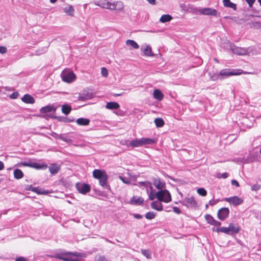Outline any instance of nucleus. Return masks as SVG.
<instances>
[{
  "mask_svg": "<svg viewBox=\"0 0 261 261\" xmlns=\"http://www.w3.org/2000/svg\"><path fill=\"white\" fill-rule=\"evenodd\" d=\"M155 216V214L153 212H149L146 214L145 215V218L147 219H153Z\"/></svg>",
  "mask_w": 261,
  "mask_h": 261,
  "instance_id": "41",
  "label": "nucleus"
},
{
  "mask_svg": "<svg viewBox=\"0 0 261 261\" xmlns=\"http://www.w3.org/2000/svg\"><path fill=\"white\" fill-rule=\"evenodd\" d=\"M220 75L218 74H213L210 75V79L212 81H216L220 77Z\"/></svg>",
  "mask_w": 261,
  "mask_h": 261,
  "instance_id": "45",
  "label": "nucleus"
},
{
  "mask_svg": "<svg viewBox=\"0 0 261 261\" xmlns=\"http://www.w3.org/2000/svg\"><path fill=\"white\" fill-rule=\"evenodd\" d=\"M14 177L16 179H19L22 178L23 176V173L22 171L19 169H16L14 170Z\"/></svg>",
  "mask_w": 261,
  "mask_h": 261,
  "instance_id": "28",
  "label": "nucleus"
},
{
  "mask_svg": "<svg viewBox=\"0 0 261 261\" xmlns=\"http://www.w3.org/2000/svg\"><path fill=\"white\" fill-rule=\"evenodd\" d=\"M76 122L80 125H87L89 124L90 120L87 118H80L76 120Z\"/></svg>",
  "mask_w": 261,
  "mask_h": 261,
  "instance_id": "27",
  "label": "nucleus"
},
{
  "mask_svg": "<svg viewBox=\"0 0 261 261\" xmlns=\"http://www.w3.org/2000/svg\"><path fill=\"white\" fill-rule=\"evenodd\" d=\"M260 5L261 6V0H257Z\"/></svg>",
  "mask_w": 261,
  "mask_h": 261,
  "instance_id": "63",
  "label": "nucleus"
},
{
  "mask_svg": "<svg viewBox=\"0 0 261 261\" xmlns=\"http://www.w3.org/2000/svg\"><path fill=\"white\" fill-rule=\"evenodd\" d=\"M228 227L229 232H231L235 233H238L240 229L239 226L235 225L232 223L229 224Z\"/></svg>",
  "mask_w": 261,
  "mask_h": 261,
  "instance_id": "30",
  "label": "nucleus"
},
{
  "mask_svg": "<svg viewBox=\"0 0 261 261\" xmlns=\"http://www.w3.org/2000/svg\"><path fill=\"white\" fill-rule=\"evenodd\" d=\"M101 74L104 77H107L108 71L106 68L102 67L101 69Z\"/></svg>",
  "mask_w": 261,
  "mask_h": 261,
  "instance_id": "44",
  "label": "nucleus"
},
{
  "mask_svg": "<svg viewBox=\"0 0 261 261\" xmlns=\"http://www.w3.org/2000/svg\"><path fill=\"white\" fill-rule=\"evenodd\" d=\"M231 182L232 185H234L237 187H239L240 186L239 182L236 180L232 179Z\"/></svg>",
  "mask_w": 261,
  "mask_h": 261,
  "instance_id": "51",
  "label": "nucleus"
},
{
  "mask_svg": "<svg viewBox=\"0 0 261 261\" xmlns=\"http://www.w3.org/2000/svg\"><path fill=\"white\" fill-rule=\"evenodd\" d=\"M199 12L200 14L205 15H211V16H216L217 11L213 8H205L200 9L199 10Z\"/></svg>",
  "mask_w": 261,
  "mask_h": 261,
  "instance_id": "8",
  "label": "nucleus"
},
{
  "mask_svg": "<svg viewBox=\"0 0 261 261\" xmlns=\"http://www.w3.org/2000/svg\"><path fill=\"white\" fill-rule=\"evenodd\" d=\"M216 231L217 232H223V233H224L226 234H229L228 227H226L217 228L216 229Z\"/></svg>",
  "mask_w": 261,
  "mask_h": 261,
  "instance_id": "36",
  "label": "nucleus"
},
{
  "mask_svg": "<svg viewBox=\"0 0 261 261\" xmlns=\"http://www.w3.org/2000/svg\"><path fill=\"white\" fill-rule=\"evenodd\" d=\"M7 52V48L5 46H0V53L5 54Z\"/></svg>",
  "mask_w": 261,
  "mask_h": 261,
  "instance_id": "49",
  "label": "nucleus"
},
{
  "mask_svg": "<svg viewBox=\"0 0 261 261\" xmlns=\"http://www.w3.org/2000/svg\"><path fill=\"white\" fill-rule=\"evenodd\" d=\"M147 193H148V192L147 191ZM148 196H149V198L150 199V200H153L155 198H156L158 199V192H155L153 189L152 190H150V192L149 193H148Z\"/></svg>",
  "mask_w": 261,
  "mask_h": 261,
  "instance_id": "37",
  "label": "nucleus"
},
{
  "mask_svg": "<svg viewBox=\"0 0 261 261\" xmlns=\"http://www.w3.org/2000/svg\"><path fill=\"white\" fill-rule=\"evenodd\" d=\"M4 168V163L0 161V171L3 170Z\"/></svg>",
  "mask_w": 261,
  "mask_h": 261,
  "instance_id": "59",
  "label": "nucleus"
},
{
  "mask_svg": "<svg viewBox=\"0 0 261 261\" xmlns=\"http://www.w3.org/2000/svg\"><path fill=\"white\" fill-rule=\"evenodd\" d=\"M63 11L67 15L70 17L74 16V8L71 5H68L63 8Z\"/></svg>",
  "mask_w": 261,
  "mask_h": 261,
  "instance_id": "18",
  "label": "nucleus"
},
{
  "mask_svg": "<svg viewBox=\"0 0 261 261\" xmlns=\"http://www.w3.org/2000/svg\"><path fill=\"white\" fill-rule=\"evenodd\" d=\"M119 178L121 179V180L125 183V184H130V181L128 179L126 178H124V177H123L122 176H119Z\"/></svg>",
  "mask_w": 261,
  "mask_h": 261,
  "instance_id": "47",
  "label": "nucleus"
},
{
  "mask_svg": "<svg viewBox=\"0 0 261 261\" xmlns=\"http://www.w3.org/2000/svg\"><path fill=\"white\" fill-rule=\"evenodd\" d=\"M154 123L156 127H161L164 126V121L162 118H157L154 119Z\"/></svg>",
  "mask_w": 261,
  "mask_h": 261,
  "instance_id": "35",
  "label": "nucleus"
},
{
  "mask_svg": "<svg viewBox=\"0 0 261 261\" xmlns=\"http://www.w3.org/2000/svg\"><path fill=\"white\" fill-rule=\"evenodd\" d=\"M223 4L225 7H229L233 9H236V4L231 3L230 0H223Z\"/></svg>",
  "mask_w": 261,
  "mask_h": 261,
  "instance_id": "34",
  "label": "nucleus"
},
{
  "mask_svg": "<svg viewBox=\"0 0 261 261\" xmlns=\"http://www.w3.org/2000/svg\"><path fill=\"white\" fill-rule=\"evenodd\" d=\"M21 100L26 103L33 104L35 103V99L33 97L29 94H25L22 98Z\"/></svg>",
  "mask_w": 261,
  "mask_h": 261,
  "instance_id": "20",
  "label": "nucleus"
},
{
  "mask_svg": "<svg viewBox=\"0 0 261 261\" xmlns=\"http://www.w3.org/2000/svg\"><path fill=\"white\" fill-rule=\"evenodd\" d=\"M153 96L155 99L158 100H162L164 96L162 92L159 89H155L153 91Z\"/></svg>",
  "mask_w": 261,
  "mask_h": 261,
  "instance_id": "26",
  "label": "nucleus"
},
{
  "mask_svg": "<svg viewBox=\"0 0 261 261\" xmlns=\"http://www.w3.org/2000/svg\"><path fill=\"white\" fill-rule=\"evenodd\" d=\"M151 207L152 209L158 211H162L163 210V205L161 201H155L151 203Z\"/></svg>",
  "mask_w": 261,
  "mask_h": 261,
  "instance_id": "19",
  "label": "nucleus"
},
{
  "mask_svg": "<svg viewBox=\"0 0 261 261\" xmlns=\"http://www.w3.org/2000/svg\"><path fill=\"white\" fill-rule=\"evenodd\" d=\"M18 94L17 93H13L10 96V97L13 99L16 98L17 97Z\"/></svg>",
  "mask_w": 261,
  "mask_h": 261,
  "instance_id": "52",
  "label": "nucleus"
},
{
  "mask_svg": "<svg viewBox=\"0 0 261 261\" xmlns=\"http://www.w3.org/2000/svg\"><path fill=\"white\" fill-rule=\"evenodd\" d=\"M158 199L160 201L168 203L172 200L170 192L166 189H163L158 192Z\"/></svg>",
  "mask_w": 261,
  "mask_h": 261,
  "instance_id": "4",
  "label": "nucleus"
},
{
  "mask_svg": "<svg viewBox=\"0 0 261 261\" xmlns=\"http://www.w3.org/2000/svg\"><path fill=\"white\" fill-rule=\"evenodd\" d=\"M121 94H115V96H121Z\"/></svg>",
  "mask_w": 261,
  "mask_h": 261,
  "instance_id": "62",
  "label": "nucleus"
},
{
  "mask_svg": "<svg viewBox=\"0 0 261 261\" xmlns=\"http://www.w3.org/2000/svg\"><path fill=\"white\" fill-rule=\"evenodd\" d=\"M110 9L111 10L121 11L123 8V4L121 1L110 2Z\"/></svg>",
  "mask_w": 261,
  "mask_h": 261,
  "instance_id": "9",
  "label": "nucleus"
},
{
  "mask_svg": "<svg viewBox=\"0 0 261 261\" xmlns=\"http://www.w3.org/2000/svg\"><path fill=\"white\" fill-rule=\"evenodd\" d=\"M16 261H27V259L23 257H19L15 259Z\"/></svg>",
  "mask_w": 261,
  "mask_h": 261,
  "instance_id": "54",
  "label": "nucleus"
},
{
  "mask_svg": "<svg viewBox=\"0 0 261 261\" xmlns=\"http://www.w3.org/2000/svg\"><path fill=\"white\" fill-rule=\"evenodd\" d=\"M97 261H106V259L105 256H101L98 258Z\"/></svg>",
  "mask_w": 261,
  "mask_h": 261,
  "instance_id": "57",
  "label": "nucleus"
},
{
  "mask_svg": "<svg viewBox=\"0 0 261 261\" xmlns=\"http://www.w3.org/2000/svg\"><path fill=\"white\" fill-rule=\"evenodd\" d=\"M182 203L190 208H195L197 206V202L193 196L186 197L183 200Z\"/></svg>",
  "mask_w": 261,
  "mask_h": 261,
  "instance_id": "6",
  "label": "nucleus"
},
{
  "mask_svg": "<svg viewBox=\"0 0 261 261\" xmlns=\"http://www.w3.org/2000/svg\"><path fill=\"white\" fill-rule=\"evenodd\" d=\"M141 50L143 53V55L147 57H152L154 56L152 51V48L149 45H144L141 46Z\"/></svg>",
  "mask_w": 261,
  "mask_h": 261,
  "instance_id": "13",
  "label": "nucleus"
},
{
  "mask_svg": "<svg viewBox=\"0 0 261 261\" xmlns=\"http://www.w3.org/2000/svg\"><path fill=\"white\" fill-rule=\"evenodd\" d=\"M32 168L36 169H45L47 168V165L46 164L42 163H32Z\"/></svg>",
  "mask_w": 261,
  "mask_h": 261,
  "instance_id": "23",
  "label": "nucleus"
},
{
  "mask_svg": "<svg viewBox=\"0 0 261 261\" xmlns=\"http://www.w3.org/2000/svg\"><path fill=\"white\" fill-rule=\"evenodd\" d=\"M128 146H131L132 147H138L142 146V141L141 139H136L132 140L129 144Z\"/></svg>",
  "mask_w": 261,
  "mask_h": 261,
  "instance_id": "24",
  "label": "nucleus"
},
{
  "mask_svg": "<svg viewBox=\"0 0 261 261\" xmlns=\"http://www.w3.org/2000/svg\"><path fill=\"white\" fill-rule=\"evenodd\" d=\"M227 176H228V175H227V173H224L222 175V177H223V178H226L227 177Z\"/></svg>",
  "mask_w": 261,
  "mask_h": 261,
  "instance_id": "60",
  "label": "nucleus"
},
{
  "mask_svg": "<svg viewBox=\"0 0 261 261\" xmlns=\"http://www.w3.org/2000/svg\"><path fill=\"white\" fill-rule=\"evenodd\" d=\"M61 76L62 80L68 83L73 82L76 79L75 74L69 70H63L61 73Z\"/></svg>",
  "mask_w": 261,
  "mask_h": 261,
  "instance_id": "5",
  "label": "nucleus"
},
{
  "mask_svg": "<svg viewBox=\"0 0 261 261\" xmlns=\"http://www.w3.org/2000/svg\"><path fill=\"white\" fill-rule=\"evenodd\" d=\"M149 4L154 5L156 4L155 0H146Z\"/></svg>",
  "mask_w": 261,
  "mask_h": 261,
  "instance_id": "56",
  "label": "nucleus"
},
{
  "mask_svg": "<svg viewBox=\"0 0 261 261\" xmlns=\"http://www.w3.org/2000/svg\"><path fill=\"white\" fill-rule=\"evenodd\" d=\"M106 108L108 109H117L119 108V105L116 102H107Z\"/></svg>",
  "mask_w": 261,
  "mask_h": 261,
  "instance_id": "29",
  "label": "nucleus"
},
{
  "mask_svg": "<svg viewBox=\"0 0 261 261\" xmlns=\"http://www.w3.org/2000/svg\"><path fill=\"white\" fill-rule=\"evenodd\" d=\"M242 73L243 70L241 69H224L220 71L219 75L222 79H225L232 75H240Z\"/></svg>",
  "mask_w": 261,
  "mask_h": 261,
  "instance_id": "3",
  "label": "nucleus"
},
{
  "mask_svg": "<svg viewBox=\"0 0 261 261\" xmlns=\"http://www.w3.org/2000/svg\"><path fill=\"white\" fill-rule=\"evenodd\" d=\"M48 169L51 174H55L60 169V166L57 164H52L49 166Z\"/></svg>",
  "mask_w": 261,
  "mask_h": 261,
  "instance_id": "22",
  "label": "nucleus"
},
{
  "mask_svg": "<svg viewBox=\"0 0 261 261\" xmlns=\"http://www.w3.org/2000/svg\"><path fill=\"white\" fill-rule=\"evenodd\" d=\"M260 153L261 154V149H260Z\"/></svg>",
  "mask_w": 261,
  "mask_h": 261,
  "instance_id": "64",
  "label": "nucleus"
},
{
  "mask_svg": "<svg viewBox=\"0 0 261 261\" xmlns=\"http://www.w3.org/2000/svg\"><path fill=\"white\" fill-rule=\"evenodd\" d=\"M253 26L256 29H261V22H255L253 23Z\"/></svg>",
  "mask_w": 261,
  "mask_h": 261,
  "instance_id": "48",
  "label": "nucleus"
},
{
  "mask_svg": "<svg viewBox=\"0 0 261 261\" xmlns=\"http://www.w3.org/2000/svg\"><path fill=\"white\" fill-rule=\"evenodd\" d=\"M144 200L142 198L134 196L130 199L129 203L134 205H141L143 203Z\"/></svg>",
  "mask_w": 261,
  "mask_h": 261,
  "instance_id": "21",
  "label": "nucleus"
},
{
  "mask_svg": "<svg viewBox=\"0 0 261 261\" xmlns=\"http://www.w3.org/2000/svg\"><path fill=\"white\" fill-rule=\"evenodd\" d=\"M230 49L232 53L237 55H245L247 54V50L242 47H237L235 46H230Z\"/></svg>",
  "mask_w": 261,
  "mask_h": 261,
  "instance_id": "11",
  "label": "nucleus"
},
{
  "mask_svg": "<svg viewBox=\"0 0 261 261\" xmlns=\"http://www.w3.org/2000/svg\"><path fill=\"white\" fill-rule=\"evenodd\" d=\"M93 176L95 178L99 180V184L103 187L107 186V182L108 180V175L104 170H101L99 169H95L93 171Z\"/></svg>",
  "mask_w": 261,
  "mask_h": 261,
  "instance_id": "2",
  "label": "nucleus"
},
{
  "mask_svg": "<svg viewBox=\"0 0 261 261\" xmlns=\"http://www.w3.org/2000/svg\"><path fill=\"white\" fill-rule=\"evenodd\" d=\"M173 212L176 214H180L181 213L180 209L176 206L173 207Z\"/></svg>",
  "mask_w": 261,
  "mask_h": 261,
  "instance_id": "50",
  "label": "nucleus"
},
{
  "mask_svg": "<svg viewBox=\"0 0 261 261\" xmlns=\"http://www.w3.org/2000/svg\"><path fill=\"white\" fill-rule=\"evenodd\" d=\"M172 19V17L169 15V14H164V15H163L160 19V21L162 22V23H165V22H169L170 21V20H171Z\"/></svg>",
  "mask_w": 261,
  "mask_h": 261,
  "instance_id": "31",
  "label": "nucleus"
},
{
  "mask_svg": "<svg viewBox=\"0 0 261 261\" xmlns=\"http://www.w3.org/2000/svg\"><path fill=\"white\" fill-rule=\"evenodd\" d=\"M86 256V255L85 253L66 252L61 254L57 253L55 257L64 261H78L77 257H85Z\"/></svg>",
  "mask_w": 261,
  "mask_h": 261,
  "instance_id": "1",
  "label": "nucleus"
},
{
  "mask_svg": "<svg viewBox=\"0 0 261 261\" xmlns=\"http://www.w3.org/2000/svg\"><path fill=\"white\" fill-rule=\"evenodd\" d=\"M93 97V94L89 92L84 91L82 93H80L78 96V100L80 101H85L90 99Z\"/></svg>",
  "mask_w": 261,
  "mask_h": 261,
  "instance_id": "16",
  "label": "nucleus"
},
{
  "mask_svg": "<svg viewBox=\"0 0 261 261\" xmlns=\"http://www.w3.org/2000/svg\"><path fill=\"white\" fill-rule=\"evenodd\" d=\"M100 6L103 8L110 9V2H106L105 1L101 4Z\"/></svg>",
  "mask_w": 261,
  "mask_h": 261,
  "instance_id": "43",
  "label": "nucleus"
},
{
  "mask_svg": "<svg viewBox=\"0 0 261 261\" xmlns=\"http://www.w3.org/2000/svg\"><path fill=\"white\" fill-rule=\"evenodd\" d=\"M139 184H143V186L146 188H149L150 190H152L153 189L152 184L150 182L145 181V182H140Z\"/></svg>",
  "mask_w": 261,
  "mask_h": 261,
  "instance_id": "42",
  "label": "nucleus"
},
{
  "mask_svg": "<svg viewBox=\"0 0 261 261\" xmlns=\"http://www.w3.org/2000/svg\"><path fill=\"white\" fill-rule=\"evenodd\" d=\"M133 216L134 218L138 219L142 218V216L140 214H134L133 215Z\"/></svg>",
  "mask_w": 261,
  "mask_h": 261,
  "instance_id": "53",
  "label": "nucleus"
},
{
  "mask_svg": "<svg viewBox=\"0 0 261 261\" xmlns=\"http://www.w3.org/2000/svg\"><path fill=\"white\" fill-rule=\"evenodd\" d=\"M205 220H206L207 222L211 225H213L214 222H215V219L213 218V217L210 215H206L205 216Z\"/></svg>",
  "mask_w": 261,
  "mask_h": 261,
  "instance_id": "39",
  "label": "nucleus"
},
{
  "mask_svg": "<svg viewBox=\"0 0 261 261\" xmlns=\"http://www.w3.org/2000/svg\"><path fill=\"white\" fill-rule=\"evenodd\" d=\"M126 45L133 49H138L139 48L138 43L134 40L131 39H128L126 41Z\"/></svg>",
  "mask_w": 261,
  "mask_h": 261,
  "instance_id": "25",
  "label": "nucleus"
},
{
  "mask_svg": "<svg viewBox=\"0 0 261 261\" xmlns=\"http://www.w3.org/2000/svg\"><path fill=\"white\" fill-rule=\"evenodd\" d=\"M25 189L35 192L38 194L45 195L48 193V192L45 190L40 189L39 187H33L31 185L28 186Z\"/></svg>",
  "mask_w": 261,
  "mask_h": 261,
  "instance_id": "15",
  "label": "nucleus"
},
{
  "mask_svg": "<svg viewBox=\"0 0 261 261\" xmlns=\"http://www.w3.org/2000/svg\"><path fill=\"white\" fill-rule=\"evenodd\" d=\"M229 213V211L228 208H222L218 212V217L219 219L224 220L228 216Z\"/></svg>",
  "mask_w": 261,
  "mask_h": 261,
  "instance_id": "12",
  "label": "nucleus"
},
{
  "mask_svg": "<svg viewBox=\"0 0 261 261\" xmlns=\"http://www.w3.org/2000/svg\"><path fill=\"white\" fill-rule=\"evenodd\" d=\"M221 225V223L220 222H218L216 220H215V222L213 224V225L215 226H220Z\"/></svg>",
  "mask_w": 261,
  "mask_h": 261,
  "instance_id": "58",
  "label": "nucleus"
},
{
  "mask_svg": "<svg viewBox=\"0 0 261 261\" xmlns=\"http://www.w3.org/2000/svg\"><path fill=\"white\" fill-rule=\"evenodd\" d=\"M142 253L147 258H151V251L147 249H142L141 250Z\"/></svg>",
  "mask_w": 261,
  "mask_h": 261,
  "instance_id": "38",
  "label": "nucleus"
},
{
  "mask_svg": "<svg viewBox=\"0 0 261 261\" xmlns=\"http://www.w3.org/2000/svg\"><path fill=\"white\" fill-rule=\"evenodd\" d=\"M76 188L77 191L82 194H85L90 190V187L89 185L83 183H77Z\"/></svg>",
  "mask_w": 261,
  "mask_h": 261,
  "instance_id": "7",
  "label": "nucleus"
},
{
  "mask_svg": "<svg viewBox=\"0 0 261 261\" xmlns=\"http://www.w3.org/2000/svg\"><path fill=\"white\" fill-rule=\"evenodd\" d=\"M197 192L199 195L202 196H205L207 194L206 191L205 190V189L203 188H200L197 189Z\"/></svg>",
  "mask_w": 261,
  "mask_h": 261,
  "instance_id": "40",
  "label": "nucleus"
},
{
  "mask_svg": "<svg viewBox=\"0 0 261 261\" xmlns=\"http://www.w3.org/2000/svg\"><path fill=\"white\" fill-rule=\"evenodd\" d=\"M57 0H50L51 3H55Z\"/></svg>",
  "mask_w": 261,
  "mask_h": 261,
  "instance_id": "61",
  "label": "nucleus"
},
{
  "mask_svg": "<svg viewBox=\"0 0 261 261\" xmlns=\"http://www.w3.org/2000/svg\"><path fill=\"white\" fill-rule=\"evenodd\" d=\"M142 146L148 144H151L155 143V141L153 139L147 138H141Z\"/></svg>",
  "mask_w": 261,
  "mask_h": 261,
  "instance_id": "32",
  "label": "nucleus"
},
{
  "mask_svg": "<svg viewBox=\"0 0 261 261\" xmlns=\"http://www.w3.org/2000/svg\"><path fill=\"white\" fill-rule=\"evenodd\" d=\"M32 163L31 162H30V163H27V162H22V163H18L16 166H18V167H20L21 165H23L24 166H28V167H32Z\"/></svg>",
  "mask_w": 261,
  "mask_h": 261,
  "instance_id": "46",
  "label": "nucleus"
},
{
  "mask_svg": "<svg viewBox=\"0 0 261 261\" xmlns=\"http://www.w3.org/2000/svg\"><path fill=\"white\" fill-rule=\"evenodd\" d=\"M153 185L155 187L160 190H163V188L165 187V182L163 180L159 178H154L152 179Z\"/></svg>",
  "mask_w": 261,
  "mask_h": 261,
  "instance_id": "10",
  "label": "nucleus"
},
{
  "mask_svg": "<svg viewBox=\"0 0 261 261\" xmlns=\"http://www.w3.org/2000/svg\"><path fill=\"white\" fill-rule=\"evenodd\" d=\"M259 189V186L258 185H254L251 188L252 190H258Z\"/></svg>",
  "mask_w": 261,
  "mask_h": 261,
  "instance_id": "55",
  "label": "nucleus"
},
{
  "mask_svg": "<svg viewBox=\"0 0 261 261\" xmlns=\"http://www.w3.org/2000/svg\"><path fill=\"white\" fill-rule=\"evenodd\" d=\"M71 111V107L68 105H63L62 106V112L65 114L68 115Z\"/></svg>",
  "mask_w": 261,
  "mask_h": 261,
  "instance_id": "33",
  "label": "nucleus"
},
{
  "mask_svg": "<svg viewBox=\"0 0 261 261\" xmlns=\"http://www.w3.org/2000/svg\"><path fill=\"white\" fill-rule=\"evenodd\" d=\"M57 108L54 105H48L45 107H42L40 110L41 113H46L50 112H56Z\"/></svg>",
  "mask_w": 261,
  "mask_h": 261,
  "instance_id": "17",
  "label": "nucleus"
},
{
  "mask_svg": "<svg viewBox=\"0 0 261 261\" xmlns=\"http://www.w3.org/2000/svg\"><path fill=\"white\" fill-rule=\"evenodd\" d=\"M225 200L234 205H240L242 204L243 202V200L241 198L238 197V196H233L229 198H227L225 199Z\"/></svg>",
  "mask_w": 261,
  "mask_h": 261,
  "instance_id": "14",
  "label": "nucleus"
}]
</instances>
